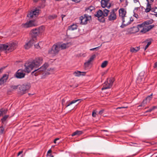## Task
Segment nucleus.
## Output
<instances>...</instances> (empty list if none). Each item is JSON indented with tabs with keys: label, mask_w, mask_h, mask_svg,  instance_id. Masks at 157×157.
Segmentation results:
<instances>
[{
	"label": "nucleus",
	"mask_w": 157,
	"mask_h": 157,
	"mask_svg": "<svg viewBox=\"0 0 157 157\" xmlns=\"http://www.w3.org/2000/svg\"><path fill=\"white\" fill-rule=\"evenodd\" d=\"M157 108V107L156 106H153L152 108V110H153L155 109H156Z\"/></svg>",
	"instance_id": "obj_54"
},
{
	"label": "nucleus",
	"mask_w": 157,
	"mask_h": 157,
	"mask_svg": "<svg viewBox=\"0 0 157 157\" xmlns=\"http://www.w3.org/2000/svg\"><path fill=\"white\" fill-rule=\"evenodd\" d=\"M109 1L108 0H101V7L103 8L106 7L108 8H109L111 6V4L109 2Z\"/></svg>",
	"instance_id": "obj_16"
},
{
	"label": "nucleus",
	"mask_w": 157,
	"mask_h": 157,
	"mask_svg": "<svg viewBox=\"0 0 157 157\" xmlns=\"http://www.w3.org/2000/svg\"><path fill=\"white\" fill-rule=\"evenodd\" d=\"M154 68H156L157 67V62H156L155 63L154 66Z\"/></svg>",
	"instance_id": "obj_52"
},
{
	"label": "nucleus",
	"mask_w": 157,
	"mask_h": 157,
	"mask_svg": "<svg viewBox=\"0 0 157 157\" xmlns=\"http://www.w3.org/2000/svg\"><path fill=\"white\" fill-rule=\"evenodd\" d=\"M147 43L146 45L145 46V47L144 48V50H146L148 47V46L151 44V41H150L149 42H148V40H146L144 41V43Z\"/></svg>",
	"instance_id": "obj_29"
},
{
	"label": "nucleus",
	"mask_w": 157,
	"mask_h": 157,
	"mask_svg": "<svg viewBox=\"0 0 157 157\" xmlns=\"http://www.w3.org/2000/svg\"><path fill=\"white\" fill-rule=\"evenodd\" d=\"M144 72H141L139 74V76L138 77V80H140V81H142L144 79Z\"/></svg>",
	"instance_id": "obj_23"
},
{
	"label": "nucleus",
	"mask_w": 157,
	"mask_h": 157,
	"mask_svg": "<svg viewBox=\"0 0 157 157\" xmlns=\"http://www.w3.org/2000/svg\"><path fill=\"white\" fill-rule=\"evenodd\" d=\"M71 104H70V103H69V104H68L66 106V107H67L68 106H69V105H71Z\"/></svg>",
	"instance_id": "obj_60"
},
{
	"label": "nucleus",
	"mask_w": 157,
	"mask_h": 157,
	"mask_svg": "<svg viewBox=\"0 0 157 157\" xmlns=\"http://www.w3.org/2000/svg\"><path fill=\"white\" fill-rule=\"evenodd\" d=\"M91 62L89 61V60L87 62H86L84 63V65L86 67H87L89 66L90 64L91 63Z\"/></svg>",
	"instance_id": "obj_37"
},
{
	"label": "nucleus",
	"mask_w": 157,
	"mask_h": 157,
	"mask_svg": "<svg viewBox=\"0 0 157 157\" xmlns=\"http://www.w3.org/2000/svg\"><path fill=\"white\" fill-rule=\"evenodd\" d=\"M122 108H124V107H118L117 108V109H121Z\"/></svg>",
	"instance_id": "obj_62"
},
{
	"label": "nucleus",
	"mask_w": 157,
	"mask_h": 157,
	"mask_svg": "<svg viewBox=\"0 0 157 157\" xmlns=\"http://www.w3.org/2000/svg\"><path fill=\"white\" fill-rule=\"evenodd\" d=\"M95 16L98 18L103 16V13L101 10H99L97 12V14L95 15Z\"/></svg>",
	"instance_id": "obj_27"
},
{
	"label": "nucleus",
	"mask_w": 157,
	"mask_h": 157,
	"mask_svg": "<svg viewBox=\"0 0 157 157\" xmlns=\"http://www.w3.org/2000/svg\"><path fill=\"white\" fill-rule=\"evenodd\" d=\"M108 62L107 61H104L101 64V66L102 68H104L106 67L107 65Z\"/></svg>",
	"instance_id": "obj_31"
},
{
	"label": "nucleus",
	"mask_w": 157,
	"mask_h": 157,
	"mask_svg": "<svg viewBox=\"0 0 157 157\" xmlns=\"http://www.w3.org/2000/svg\"><path fill=\"white\" fill-rule=\"evenodd\" d=\"M152 110H153L151 108V109H149V110L147 111L146 112H151Z\"/></svg>",
	"instance_id": "obj_51"
},
{
	"label": "nucleus",
	"mask_w": 157,
	"mask_h": 157,
	"mask_svg": "<svg viewBox=\"0 0 157 157\" xmlns=\"http://www.w3.org/2000/svg\"><path fill=\"white\" fill-rule=\"evenodd\" d=\"M59 138H56L54 140V143L55 144H56V143L58 144L59 142Z\"/></svg>",
	"instance_id": "obj_41"
},
{
	"label": "nucleus",
	"mask_w": 157,
	"mask_h": 157,
	"mask_svg": "<svg viewBox=\"0 0 157 157\" xmlns=\"http://www.w3.org/2000/svg\"><path fill=\"white\" fill-rule=\"evenodd\" d=\"M3 115V114L2 113V111L1 110V109H0V116H2Z\"/></svg>",
	"instance_id": "obj_53"
},
{
	"label": "nucleus",
	"mask_w": 157,
	"mask_h": 157,
	"mask_svg": "<svg viewBox=\"0 0 157 157\" xmlns=\"http://www.w3.org/2000/svg\"><path fill=\"white\" fill-rule=\"evenodd\" d=\"M65 15H62V16H61V17H62V20H63V18L64 17H65Z\"/></svg>",
	"instance_id": "obj_57"
},
{
	"label": "nucleus",
	"mask_w": 157,
	"mask_h": 157,
	"mask_svg": "<svg viewBox=\"0 0 157 157\" xmlns=\"http://www.w3.org/2000/svg\"><path fill=\"white\" fill-rule=\"evenodd\" d=\"M5 68V67H2L0 69V73L2 72L3 69Z\"/></svg>",
	"instance_id": "obj_49"
},
{
	"label": "nucleus",
	"mask_w": 157,
	"mask_h": 157,
	"mask_svg": "<svg viewBox=\"0 0 157 157\" xmlns=\"http://www.w3.org/2000/svg\"><path fill=\"white\" fill-rule=\"evenodd\" d=\"M58 45L60 50H64L68 48L71 45V44L70 42L67 43H61L58 42Z\"/></svg>",
	"instance_id": "obj_14"
},
{
	"label": "nucleus",
	"mask_w": 157,
	"mask_h": 157,
	"mask_svg": "<svg viewBox=\"0 0 157 157\" xmlns=\"http://www.w3.org/2000/svg\"><path fill=\"white\" fill-rule=\"evenodd\" d=\"M5 132V129L3 126L0 127V133L1 134H3Z\"/></svg>",
	"instance_id": "obj_35"
},
{
	"label": "nucleus",
	"mask_w": 157,
	"mask_h": 157,
	"mask_svg": "<svg viewBox=\"0 0 157 157\" xmlns=\"http://www.w3.org/2000/svg\"><path fill=\"white\" fill-rule=\"evenodd\" d=\"M45 27L43 26H41L38 28L32 29L31 32L32 36L35 38L34 39L36 38V37L40 34L42 33L44 30Z\"/></svg>",
	"instance_id": "obj_5"
},
{
	"label": "nucleus",
	"mask_w": 157,
	"mask_h": 157,
	"mask_svg": "<svg viewBox=\"0 0 157 157\" xmlns=\"http://www.w3.org/2000/svg\"><path fill=\"white\" fill-rule=\"evenodd\" d=\"M140 49L139 47H136L135 48L131 47L130 48V51L132 53H135L138 51Z\"/></svg>",
	"instance_id": "obj_24"
},
{
	"label": "nucleus",
	"mask_w": 157,
	"mask_h": 157,
	"mask_svg": "<svg viewBox=\"0 0 157 157\" xmlns=\"http://www.w3.org/2000/svg\"><path fill=\"white\" fill-rule=\"evenodd\" d=\"M86 73L85 72H81L78 71H76L74 72L73 75L76 77H79L82 75H85Z\"/></svg>",
	"instance_id": "obj_19"
},
{
	"label": "nucleus",
	"mask_w": 157,
	"mask_h": 157,
	"mask_svg": "<svg viewBox=\"0 0 157 157\" xmlns=\"http://www.w3.org/2000/svg\"><path fill=\"white\" fill-rule=\"evenodd\" d=\"M57 17V16L55 14H53L52 15H49L48 18L50 20H52L56 18Z\"/></svg>",
	"instance_id": "obj_34"
},
{
	"label": "nucleus",
	"mask_w": 157,
	"mask_h": 157,
	"mask_svg": "<svg viewBox=\"0 0 157 157\" xmlns=\"http://www.w3.org/2000/svg\"><path fill=\"white\" fill-rule=\"evenodd\" d=\"M152 94H151L150 95L147 96L145 100L148 102H149L151 100L152 98Z\"/></svg>",
	"instance_id": "obj_28"
},
{
	"label": "nucleus",
	"mask_w": 157,
	"mask_h": 157,
	"mask_svg": "<svg viewBox=\"0 0 157 157\" xmlns=\"http://www.w3.org/2000/svg\"><path fill=\"white\" fill-rule=\"evenodd\" d=\"M151 4L147 3V4L146 8L145 10V12L148 13L151 10Z\"/></svg>",
	"instance_id": "obj_25"
},
{
	"label": "nucleus",
	"mask_w": 157,
	"mask_h": 157,
	"mask_svg": "<svg viewBox=\"0 0 157 157\" xmlns=\"http://www.w3.org/2000/svg\"><path fill=\"white\" fill-rule=\"evenodd\" d=\"M60 51L58 43L53 45L51 48L48 50V53L52 56L57 54Z\"/></svg>",
	"instance_id": "obj_4"
},
{
	"label": "nucleus",
	"mask_w": 157,
	"mask_h": 157,
	"mask_svg": "<svg viewBox=\"0 0 157 157\" xmlns=\"http://www.w3.org/2000/svg\"><path fill=\"white\" fill-rule=\"evenodd\" d=\"M102 20L101 21L102 22H104L105 21L104 18L103 17L102 18Z\"/></svg>",
	"instance_id": "obj_61"
},
{
	"label": "nucleus",
	"mask_w": 157,
	"mask_h": 157,
	"mask_svg": "<svg viewBox=\"0 0 157 157\" xmlns=\"http://www.w3.org/2000/svg\"><path fill=\"white\" fill-rule=\"evenodd\" d=\"M21 27L22 28H29L27 22H26L25 23L22 24L21 25Z\"/></svg>",
	"instance_id": "obj_38"
},
{
	"label": "nucleus",
	"mask_w": 157,
	"mask_h": 157,
	"mask_svg": "<svg viewBox=\"0 0 157 157\" xmlns=\"http://www.w3.org/2000/svg\"><path fill=\"white\" fill-rule=\"evenodd\" d=\"M8 78V75L6 74H4L2 78L0 79V85L3 84L6 82Z\"/></svg>",
	"instance_id": "obj_18"
},
{
	"label": "nucleus",
	"mask_w": 157,
	"mask_h": 157,
	"mask_svg": "<svg viewBox=\"0 0 157 157\" xmlns=\"http://www.w3.org/2000/svg\"><path fill=\"white\" fill-rule=\"evenodd\" d=\"M153 22L152 20H150L145 21L142 24L137 25V26H134L130 29L131 33H135L140 31L141 33H144L151 30L155 26L154 25H149Z\"/></svg>",
	"instance_id": "obj_1"
},
{
	"label": "nucleus",
	"mask_w": 157,
	"mask_h": 157,
	"mask_svg": "<svg viewBox=\"0 0 157 157\" xmlns=\"http://www.w3.org/2000/svg\"><path fill=\"white\" fill-rule=\"evenodd\" d=\"M36 39H34L33 38L31 39L27 42H26L24 45V48L25 49H28L30 48L33 44L36 42Z\"/></svg>",
	"instance_id": "obj_12"
},
{
	"label": "nucleus",
	"mask_w": 157,
	"mask_h": 157,
	"mask_svg": "<svg viewBox=\"0 0 157 157\" xmlns=\"http://www.w3.org/2000/svg\"><path fill=\"white\" fill-rule=\"evenodd\" d=\"M82 100V99H78L75 100H73L70 102V104H73V103H74L78 101H79L78 103H79L80 102H81V101Z\"/></svg>",
	"instance_id": "obj_36"
},
{
	"label": "nucleus",
	"mask_w": 157,
	"mask_h": 157,
	"mask_svg": "<svg viewBox=\"0 0 157 157\" xmlns=\"http://www.w3.org/2000/svg\"><path fill=\"white\" fill-rule=\"evenodd\" d=\"M8 117H9L8 115H5L3 117V118H2L1 120L2 123H4V122L6 121V120L8 118Z\"/></svg>",
	"instance_id": "obj_32"
},
{
	"label": "nucleus",
	"mask_w": 157,
	"mask_h": 157,
	"mask_svg": "<svg viewBox=\"0 0 157 157\" xmlns=\"http://www.w3.org/2000/svg\"><path fill=\"white\" fill-rule=\"evenodd\" d=\"M94 10V7L92 6H90L87 8L86 9V11L88 12H91Z\"/></svg>",
	"instance_id": "obj_33"
},
{
	"label": "nucleus",
	"mask_w": 157,
	"mask_h": 157,
	"mask_svg": "<svg viewBox=\"0 0 157 157\" xmlns=\"http://www.w3.org/2000/svg\"><path fill=\"white\" fill-rule=\"evenodd\" d=\"M18 86H11V88L13 89H16L17 88Z\"/></svg>",
	"instance_id": "obj_43"
},
{
	"label": "nucleus",
	"mask_w": 157,
	"mask_h": 157,
	"mask_svg": "<svg viewBox=\"0 0 157 157\" xmlns=\"http://www.w3.org/2000/svg\"><path fill=\"white\" fill-rule=\"evenodd\" d=\"M119 16L121 19L126 16V11L124 8H121L119 10Z\"/></svg>",
	"instance_id": "obj_17"
},
{
	"label": "nucleus",
	"mask_w": 157,
	"mask_h": 157,
	"mask_svg": "<svg viewBox=\"0 0 157 157\" xmlns=\"http://www.w3.org/2000/svg\"><path fill=\"white\" fill-rule=\"evenodd\" d=\"M78 26L76 24H73L68 27V30L73 31L77 29Z\"/></svg>",
	"instance_id": "obj_21"
},
{
	"label": "nucleus",
	"mask_w": 157,
	"mask_h": 157,
	"mask_svg": "<svg viewBox=\"0 0 157 157\" xmlns=\"http://www.w3.org/2000/svg\"><path fill=\"white\" fill-rule=\"evenodd\" d=\"M48 66L47 63L44 64L42 67L37 69L35 70L32 72V74L36 76L39 75H45L50 74V73L47 72L46 70Z\"/></svg>",
	"instance_id": "obj_3"
},
{
	"label": "nucleus",
	"mask_w": 157,
	"mask_h": 157,
	"mask_svg": "<svg viewBox=\"0 0 157 157\" xmlns=\"http://www.w3.org/2000/svg\"><path fill=\"white\" fill-rule=\"evenodd\" d=\"M30 87V86L27 84H24L20 85L19 87L18 94L20 95H23L28 91Z\"/></svg>",
	"instance_id": "obj_6"
},
{
	"label": "nucleus",
	"mask_w": 157,
	"mask_h": 157,
	"mask_svg": "<svg viewBox=\"0 0 157 157\" xmlns=\"http://www.w3.org/2000/svg\"><path fill=\"white\" fill-rule=\"evenodd\" d=\"M97 48H94L90 49V51H92V50H94L95 49Z\"/></svg>",
	"instance_id": "obj_59"
},
{
	"label": "nucleus",
	"mask_w": 157,
	"mask_h": 157,
	"mask_svg": "<svg viewBox=\"0 0 157 157\" xmlns=\"http://www.w3.org/2000/svg\"><path fill=\"white\" fill-rule=\"evenodd\" d=\"M47 157H54L52 155L51 153L47 154Z\"/></svg>",
	"instance_id": "obj_47"
},
{
	"label": "nucleus",
	"mask_w": 157,
	"mask_h": 157,
	"mask_svg": "<svg viewBox=\"0 0 157 157\" xmlns=\"http://www.w3.org/2000/svg\"><path fill=\"white\" fill-rule=\"evenodd\" d=\"M39 0H33V1L35 2H37Z\"/></svg>",
	"instance_id": "obj_63"
},
{
	"label": "nucleus",
	"mask_w": 157,
	"mask_h": 157,
	"mask_svg": "<svg viewBox=\"0 0 157 157\" xmlns=\"http://www.w3.org/2000/svg\"><path fill=\"white\" fill-rule=\"evenodd\" d=\"M23 151H19L18 153V154H17V156H18L19 155H20V154H22V153H23Z\"/></svg>",
	"instance_id": "obj_48"
},
{
	"label": "nucleus",
	"mask_w": 157,
	"mask_h": 157,
	"mask_svg": "<svg viewBox=\"0 0 157 157\" xmlns=\"http://www.w3.org/2000/svg\"><path fill=\"white\" fill-rule=\"evenodd\" d=\"M1 109L2 111V113L3 115L4 114H5L7 113V109H5L4 108H1Z\"/></svg>",
	"instance_id": "obj_40"
},
{
	"label": "nucleus",
	"mask_w": 157,
	"mask_h": 157,
	"mask_svg": "<svg viewBox=\"0 0 157 157\" xmlns=\"http://www.w3.org/2000/svg\"><path fill=\"white\" fill-rule=\"evenodd\" d=\"M154 0H147V3H149V4H151L153 2Z\"/></svg>",
	"instance_id": "obj_45"
},
{
	"label": "nucleus",
	"mask_w": 157,
	"mask_h": 157,
	"mask_svg": "<svg viewBox=\"0 0 157 157\" xmlns=\"http://www.w3.org/2000/svg\"><path fill=\"white\" fill-rule=\"evenodd\" d=\"M28 25L29 28L33 27V26H36V23L35 21L30 20L29 21H27Z\"/></svg>",
	"instance_id": "obj_20"
},
{
	"label": "nucleus",
	"mask_w": 157,
	"mask_h": 157,
	"mask_svg": "<svg viewBox=\"0 0 157 157\" xmlns=\"http://www.w3.org/2000/svg\"><path fill=\"white\" fill-rule=\"evenodd\" d=\"M148 103V102L146 101V100L144 99L142 102L141 105H139V106H143V107H144Z\"/></svg>",
	"instance_id": "obj_30"
},
{
	"label": "nucleus",
	"mask_w": 157,
	"mask_h": 157,
	"mask_svg": "<svg viewBox=\"0 0 157 157\" xmlns=\"http://www.w3.org/2000/svg\"><path fill=\"white\" fill-rule=\"evenodd\" d=\"M35 47L36 48H40V46H39V43H38V45H35Z\"/></svg>",
	"instance_id": "obj_55"
},
{
	"label": "nucleus",
	"mask_w": 157,
	"mask_h": 157,
	"mask_svg": "<svg viewBox=\"0 0 157 157\" xmlns=\"http://www.w3.org/2000/svg\"><path fill=\"white\" fill-rule=\"evenodd\" d=\"M91 19V16L87 14H85L79 17L80 24L85 25L87 24L88 21Z\"/></svg>",
	"instance_id": "obj_8"
},
{
	"label": "nucleus",
	"mask_w": 157,
	"mask_h": 157,
	"mask_svg": "<svg viewBox=\"0 0 157 157\" xmlns=\"http://www.w3.org/2000/svg\"><path fill=\"white\" fill-rule=\"evenodd\" d=\"M72 1L75 2L76 3H78L80 2L82 0H71Z\"/></svg>",
	"instance_id": "obj_46"
},
{
	"label": "nucleus",
	"mask_w": 157,
	"mask_h": 157,
	"mask_svg": "<svg viewBox=\"0 0 157 157\" xmlns=\"http://www.w3.org/2000/svg\"><path fill=\"white\" fill-rule=\"evenodd\" d=\"M7 45L6 49V53L10 52L15 49L17 46V43L16 41L11 42L9 44H6Z\"/></svg>",
	"instance_id": "obj_9"
},
{
	"label": "nucleus",
	"mask_w": 157,
	"mask_h": 157,
	"mask_svg": "<svg viewBox=\"0 0 157 157\" xmlns=\"http://www.w3.org/2000/svg\"><path fill=\"white\" fill-rule=\"evenodd\" d=\"M114 81V79L113 78H108L107 81L104 83L101 90H103L110 88L112 87Z\"/></svg>",
	"instance_id": "obj_7"
},
{
	"label": "nucleus",
	"mask_w": 157,
	"mask_h": 157,
	"mask_svg": "<svg viewBox=\"0 0 157 157\" xmlns=\"http://www.w3.org/2000/svg\"><path fill=\"white\" fill-rule=\"evenodd\" d=\"M117 18L116 14L114 12V10H112L109 13L108 18V20L109 21H114L117 19Z\"/></svg>",
	"instance_id": "obj_15"
},
{
	"label": "nucleus",
	"mask_w": 157,
	"mask_h": 157,
	"mask_svg": "<svg viewBox=\"0 0 157 157\" xmlns=\"http://www.w3.org/2000/svg\"><path fill=\"white\" fill-rule=\"evenodd\" d=\"M40 10L36 8L31 11L27 15V17L30 18H32L37 16L39 14Z\"/></svg>",
	"instance_id": "obj_10"
},
{
	"label": "nucleus",
	"mask_w": 157,
	"mask_h": 157,
	"mask_svg": "<svg viewBox=\"0 0 157 157\" xmlns=\"http://www.w3.org/2000/svg\"><path fill=\"white\" fill-rule=\"evenodd\" d=\"M134 16L136 17V18H137V17H138V15L137 14H135L134 15Z\"/></svg>",
	"instance_id": "obj_58"
},
{
	"label": "nucleus",
	"mask_w": 157,
	"mask_h": 157,
	"mask_svg": "<svg viewBox=\"0 0 157 157\" xmlns=\"http://www.w3.org/2000/svg\"><path fill=\"white\" fill-rule=\"evenodd\" d=\"M26 72L25 70L22 69L18 70L16 73L15 76L17 78H21L25 77Z\"/></svg>",
	"instance_id": "obj_11"
},
{
	"label": "nucleus",
	"mask_w": 157,
	"mask_h": 157,
	"mask_svg": "<svg viewBox=\"0 0 157 157\" xmlns=\"http://www.w3.org/2000/svg\"><path fill=\"white\" fill-rule=\"evenodd\" d=\"M97 115L96 114V110H94L92 113V116L94 117H96V115Z\"/></svg>",
	"instance_id": "obj_42"
},
{
	"label": "nucleus",
	"mask_w": 157,
	"mask_h": 157,
	"mask_svg": "<svg viewBox=\"0 0 157 157\" xmlns=\"http://www.w3.org/2000/svg\"><path fill=\"white\" fill-rule=\"evenodd\" d=\"M121 19L122 21V25L124 26H126L130 24L131 22L133 21V20H132L130 17L127 16Z\"/></svg>",
	"instance_id": "obj_13"
},
{
	"label": "nucleus",
	"mask_w": 157,
	"mask_h": 157,
	"mask_svg": "<svg viewBox=\"0 0 157 157\" xmlns=\"http://www.w3.org/2000/svg\"><path fill=\"white\" fill-rule=\"evenodd\" d=\"M95 57H96L95 55H94L90 57V58L89 59V60L91 62L95 58Z\"/></svg>",
	"instance_id": "obj_39"
},
{
	"label": "nucleus",
	"mask_w": 157,
	"mask_h": 157,
	"mask_svg": "<svg viewBox=\"0 0 157 157\" xmlns=\"http://www.w3.org/2000/svg\"><path fill=\"white\" fill-rule=\"evenodd\" d=\"M134 3H136L138 2H139V0H134Z\"/></svg>",
	"instance_id": "obj_56"
},
{
	"label": "nucleus",
	"mask_w": 157,
	"mask_h": 157,
	"mask_svg": "<svg viewBox=\"0 0 157 157\" xmlns=\"http://www.w3.org/2000/svg\"><path fill=\"white\" fill-rule=\"evenodd\" d=\"M43 59L41 57H38L32 62H27L25 64V71L28 73H29L34 68L38 67L42 63Z\"/></svg>",
	"instance_id": "obj_2"
},
{
	"label": "nucleus",
	"mask_w": 157,
	"mask_h": 157,
	"mask_svg": "<svg viewBox=\"0 0 157 157\" xmlns=\"http://www.w3.org/2000/svg\"><path fill=\"white\" fill-rule=\"evenodd\" d=\"M104 110L102 109H101V110H100L99 112H98V114H99V115H101L104 112Z\"/></svg>",
	"instance_id": "obj_44"
},
{
	"label": "nucleus",
	"mask_w": 157,
	"mask_h": 157,
	"mask_svg": "<svg viewBox=\"0 0 157 157\" xmlns=\"http://www.w3.org/2000/svg\"><path fill=\"white\" fill-rule=\"evenodd\" d=\"M109 10L106 9H105L102 11L103 13V16L104 17H107L109 13Z\"/></svg>",
	"instance_id": "obj_26"
},
{
	"label": "nucleus",
	"mask_w": 157,
	"mask_h": 157,
	"mask_svg": "<svg viewBox=\"0 0 157 157\" xmlns=\"http://www.w3.org/2000/svg\"><path fill=\"white\" fill-rule=\"evenodd\" d=\"M155 15L157 17V13L156 14H155Z\"/></svg>",
	"instance_id": "obj_64"
},
{
	"label": "nucleus",
	"mask_w": 157,
	"mask_h": 157,
	"mask_svg": "<svg viewBox=\"0 0 157 157\" xmlns=\"http://www.w3.org/2000/svg\"><path fill=\"white\" fill-rule=\"evenodd\" d=\"M83 133L82 131H79V130H76L75 132H74L71 135V136H78L81 134H82Z\"/></svg>",
	"instance_id": "obj_22"
},
{
	"label": "nucleus",
	"mask_w": 157,
	"mask_h": 157,
	"mask_svg": "<svg viewBox=\"0 0 157 157\" xmlns=\"http://www.w3.org/2000/svg\"><path fill=\"white\" fill-rule=\"evenodd\" d=\"M52 152V150L51 149H50V150H49L48 151V152H47V154H49L51 153Z\"/></svg>",
	"instance_id": "obj_50"
}]
</instances>
